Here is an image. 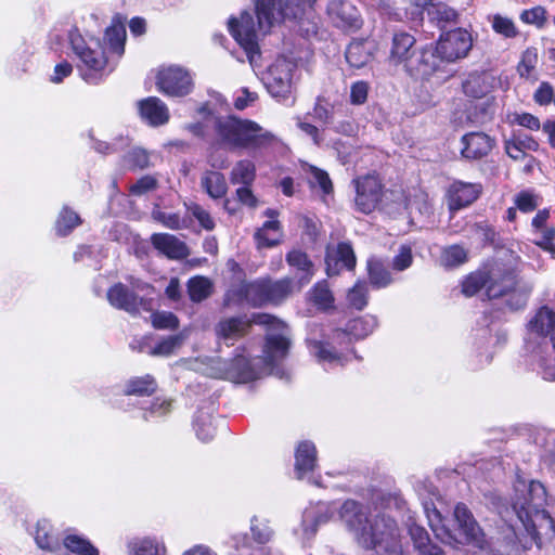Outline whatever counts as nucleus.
Returning <instances> with one entry per match:
<instances>
[{"instance_id": "nucleus-27", "label": "nucleus", "mask_w": 555, "mask_h": 555, "mask_svg": "<svg viewBox=\"0 0 555 555\" xmlns=\"http://www.w3.org/2000/svg\"><path fill=\"white\" fill-rule=\"evenodd\" d=\"M375 44L370 40H354L346 49L345 57L350 67L360 69L373 59Z\"/></svg>"}, {"instance_id": "nucleus-29", "label": "nucleus", "mask_w": 555, "mask_h": 555, "mask_svg": "<svg viewBox=\"0 0 555 555\" xmlns=\"http://www.w3.org/2000/svg\"><path fill=\"white\" fill-rule=\"evenodd\" d=\"M264 214L270 220L266 221L255 233L258 248L273 247L280 243L281 237L280 222L275 219L278 212L273 209H268Z\"/></svg>"}, {"instance_id": "nucleus-31", "label": "nucleus", "mask_w": 555, "mask_h": 555, "mask_svg": "<svg viewBox=\"0 0 555 555\" xmlns=\"http://www.w3.org/2000/svg\"><path fill=\"white\" fill-rule=\"evenodd\" d=\"M295 470L298 479L305 474L313 470L317 464V449L312 442L302 441L298 444L295 453Z\"/></svg>"}, {"instance_id": "nucleus-44", "label": "nucleus", "mask_w": 555, "mask_h": 555, "mask_svg": "<svg viewBox=\"0 0 555 555\" xmlns=\"http://www.w3.org/2000/svg\"><path fill=\"white\" fill-rule=\"evenodd\" d=\"M494 115L493 101L487 99L485 102L475 104L468 108V120L476 125H482L492 119Z\"/></svg>"}, {"instance_id": "nucleus-45", "label": "nucleus", "mask_w": 555, "mask_h": 555, "mask_svg": "<svg viewBox=\"0 0 555 555\" xmlns=\"http://www.w3.org/2000/svg\"><path fill=\"white\" fill-rule=\"evenodd\" d=\"M538 52L534 48H528L524 51L520 62L517 65V72L521 78L535 79V67L538 64Z\"/></svg>"}, {"instance_id": "nucleus-3", "label": "nucleus", "mask_w": 555, "mask_h": 555, "mask_svg": "<svg viewBox=\"0 0 555 555\" xmlns=\"http://www.w3.org/2000/svg\"><path fill=\"white\" fill-rule=\"evenodd\" d=\"M214 130L218 142L229 147H260L273 140V134L257 122L234 116L216 117Z\"/></svg>"}, {"instance_id": "nucleus-48", "label": "nucleus", "mask_w": 555, "mask_h": 555, "mask_svg": "<svg viewBox=\"0 0 555 555\" xmlns=\"http://www.w3.org/2000/svg\"><path fill=\"white\" fill-rule=\"evenodd\" d=\"M467 260L466 250L457 245L446 248L440 258V262L446 268H453L464 263Z\"/></svg>"}, {"instance_id": "nucleus-39", "label": "nucleus", "mask_w": 555, "mask_h": 555, "mask_svg": "<svg viewBox=\"0 0 555 555\" xmlns=\"http://www.w3.org/2000/svg\"><path fill=\"white\" fill-rule=\"evenodd\" d=\"M188 293L193 302H201L212 293V283L208 278L194 276L188 282Z\"/></svg>"}, {"instance_id": "nucleus-49", "label": "nucleus", "mask_w": 555, "mask_h": 555, "mask_svg": "<svg viewBox=\"0 0 555 555\" xmlns=\"http://www.w3.org/2000/svg\"><path fill=\"white\" fill-rule=\"evenodd\" d=\"M194 427L197 437L204 442L210 441L216 435V427L209 414H198Z\"/></svg>"}, {"instance_id": "nucleus-13", "label": "nucleus", "mask_w": 555, "mask_h": 555, "mask_svg": "<svg viewBox=\"0 0 555 555\" xmlns=\"http://www.w3.org/2000/svg\"><path fill=\"white\" fill-rule=\"evenodd\" d=\"M107 300L113 307L125 310L130 314H138L141 310H153L152 298L139 297L121 283L115 284L107 291Z\"/></svg>"}, {"instance_id": "nucleus-28", "label": "nucleus", "mask_w": 555, "mask_h": 555, "mask_svg": "<svg viewBox=\"0 0 555 555\" xmlns=\"http://www.w3.org/2000/svg\"><path fill=\"white\" fill-rule=\"evenodd\" d=\"M377 327V320L374 315L366 314L361 318L350 321L347 325V330H336L334 332V340L340 341L347 337H353L361 339L373 333Z\"/></svg>"}, {"instance_id": "nucleus-9", "label": "nucleus", "mask_w": 555, "mask_h": 555, "mask_svg": "<svg viewBox=\"0 0 555 555\" xmlns=\"http://www.w3.org/2000/svg\"><path fill=\"white\" fill-rule=\"evenodd\" d=\"M229 31L235 41L243 48L250 64L259 54L258 36L262 30L258 27L249 12H242L240 17H231L228 22Z\"/></svg>"}, {"instance_id": "nucleus-59", "label": "nucleus", "mask_w": 555, "mask_h": 555, "mask_svg": "<svg viewBox=\"0 0 555 555\" xmlns=\"http://www.w3.org/2000/svg\"><path fill=\"white\" fill-rule=\"evenodd\" d=\"M188 211L199 222V224L205 230L210 231L215 228V222L210 214L201 205L196 203H191L190 205H188Z\"/></svg>"}, {"instance_id": "nucleus-53", "label": "nucleus", "mask_w": 555, "mask_h": 555, "mask_svg": "<svg viewBox=\"0 0 555 555\" xmlns=\"http://www.w3.org/2000/svg\"><path fill=\"white\" fill-rule=\"evenodd\" d=\"M35 540L40 548L48 550L60 555L59 553L62 551V548L57 540L49 534L48 530L46 529V525L38 524Z\"/></svg>"}, {"instance_id": "nucleus-60", "label": "nucleus", "mask_w": 555, "mask_h": 555, "mask_svg": "<svg viewBox=\"0 0 555 555\" xmlns=\"http://www.w3.org/2000/svg\"><path fill=\"white\" fill-rule=\"evenodd\" d=\"M520 20L526 24L535 25L542 27L546 21V11L542 7H534L529 10L522 11Z\"/></svg>"}, {"instance_id": "nucleus-16", "label": "nucleus", "mask_w": 555, "mask_h": 555, "mask_svg": "<svg viewBox=\"0 0 555 555\" xmlns=\"http://www.w3.org/2000/svg\"><path fill=\"white\" fill-rule=\"evenodd\" d=\"M269 333L266 337V345L263 349L264 361L269 365H274L278 361L286 358L291 346L288 337V328L283 322V325L276 327L272 324H267Z\"/></svg>"}, {"instance_id": "nucleus-7", "label": "nucleus", "mask_w": 555, "mask_h": 555, "mask_svg": "<svg viewBox=\"0 0 555 555\" xmlns=\"http://www.w3.org/2000/svg\"><path fill=\"white\" fill-rule=\"evenodd\" d=\"M69 40L75 54L81 62L79 69L82 79L88 83H98L107 65L104 52L100 48L92 49L86 46L83 38L77 33H70Z\"/></svg>"}, {"instance_id": "nucleus-11", "label": "nucleus", "mask_w": 555, "mask_h": 555, "mask_svg": "<svg viewBox=\"0 0 555 555\" xmlns=\"http://www.w3.org/2000/svg\"><path fill=\"white\" fill-rule=\"evenodd\" d=\"M472 47V35L466 29L456 28L440 36L436 44V52L441 61L455 62L465 57Z\"/></svg>"}, {"instance_id": "nucleus-35", "label": "nucleus", "mask_w": 555, "mask_h": 555, "mask_svg": "<svg viewBox=\"0 0 555 555\" xmlns=\"http://www.w3.org/2000/svg\"><path fill=\"white\" fill-rule=\"evenodd\" d=\"M409 532L414 546L423 555H442V550L430 542L428 532L421 526L410 525Z\"/></svg>"}, {"instance_id": "nucleus-36", "label": "nucleus", "mask_w": 555, "mask_h": 555, "mask_svg": "<svg viewBox=\"0 0 555 555\" xmlns=\"http://www.w3.org/2000/svg\"><path fill=\"white\" fill-rule=\"evenodd\" d=\"M309 300L321 310L334 306V296L326 281L318 282L308 293Z\"/></svg>"}, {"instance_id": "nucleus-62", "label": "nucleus", "mask_w": 555, "mask_h": 555, "mask_svg": "<svg viewBox=\"0 0 555 555\" xmlns=\"http://www.w3.org/2000/svg\"><path fill=\"white\" fill-rule=\"evenodd\" d=\"M153 217L157 221L162 222L166 228H169L171 230H179L184 227V221L181 220V218L177 214L154 211Z\"/></svg>"}, {"instance_id": "nucleus-50", "label": "nucleus", "mask_w": 555, "mask_h": 555, "mask_svg": "<svg viewBox=\"0 0 555 555\" xmlns=\"http://www.w3.org/2000/svg\"><path fill=\"white\" fill-rule=\"evenodd\" d=\"M250 531L256 542L260 544L268 543L273 537V530L267 520L254 516L250 521Z\"/></svg>"}, {"instance_id": "nucleus-37", "label": "nucleus", "mask_w": 555, "mask_h": 555, "mask_svg": "<svg viewBox=\"0 0 555 555\" xmlns=\"http://www.w3.org/2000/svg\"><path fill=\"white\" fill-rule=\"evenodd\" d=\"M128 547L131 555H166L165 545L150 538L134 539Z\"/></svg>"}, {"instance_id": "nucleus-24", "label": "nucleus", "mask_w": 555, "mask_h": 555, "mask_svg": "<svg viewBox=\"0 0 555 555\" xmlns=\"http://www.w3.org/2000/svg\"><path fill=\"white\" fill-rule=\"evenodd\" d=\"M151 243L169 259H184L190 254L186 244L172 234L155 233L151 236Z\"/></svg>"}, {"instance_id": "nucleus-56", "label": "nucleus", "mask_w": 555, "mask_h": 555, "mask_svg": "<svg viewBox=\"0 0 555 555\" xmlns=\"http://www.w3.org/2000/svg\"><path fill=\"white\" fill-rule=\"evenodd\" d=\"M317 0H285L288 20H297L313 8Z\"/></svg>"}, {"instance_id": "nucleus-23", "label": "nucleus", "mask_w": 555, "mask_h": 555, "mask_svg": "<svg viewBox=\"0 0 555 555\" xmlns=\"http://www.w3.org/2000/svg\"><path fill=\"white\" fill-rule=\"evenodd\" d=\"M462 155L467 159L487 156L494 146V140L483 132H470L462 138Z\"/></svg>"}, {"instance_id": "nucleus-1", "label": "nucleus", "mask_w": 555, "mask_h": 555, "mask_svg": "<svg viewBox=\"0 0 555 555\" xmlns=\"http://www.w3.org/2000/svg\"><path fill=\"white\" fill-rule=\"evenodd\" d=\"M339 516L363 548L374 551L377 555L402 554L401 534L391 517L373 515L353 500L343 503Z\"/></svg>"}, {"instance_id": "nucleus-54", "label": "nucleus", "mask_w": 555, "mask_h": 555, "mask_svg": "<svg viewBox=\"0 0 555 555\" xmlns=\"http://www.w3.org/2000/svg\"><path fill=\"white\" fill-rule=\"evenodd\" d=\"M151 319L153 326L157 330H176L179 327V320L172 312H154Z\"/></svg>"}, {"instance_id": "nucleus-43", "label": "nucleus", "mask_w": 555, "mask_h": 555, "mask_svg": "<svg viewBox=\"0 0 555 555\" xmlns=\"http://www.w3.org/2000/svg\"><path fill=\"white\" fill-rule=\"evenodd\" d=\"M367 270L370 282L375 287H385L391 283L390 272L386 269L382 261L370 259L367 261Z\"/></svg>"}, {"instance_id": "nucleus-55", "label": "nucleus", "mask_w": 555, "mask_h": 555, "mask_svg": "<svg viewBox=\"0 0 555 555\" xmlns=\"http://www.w3.org/2000/svg\"><path fill=\"white\" fill-rule=\"evenodd\" d=\"M428 15L433 21H437L438 23L454 22L457 17L456 11L443 3H435L431 5Z\"/></svg>"}, {"instance_id": "nucleus-52", "label": "nucleus", "mask_w": 555, "mask_h": 555, "mask_svg": "<svg viewBox=\"0 0 555 555\" xmlns=\"http://www.w3.org/2000/svg\"><path fill=\"white\" fill-rule=\"evenodd\" d=\"M491 25L496 34L504 36L505 38H514L518 35V30L514 22L500 14H495L491 17Z\"/></svg>"}, {"instance_id": "nucleus-2", "label": "nucleus", "mask_w": 555, "mask_h": 555, "mask_svg": "<svg viewBox=\"0 0 555 555\" xmlns=\"http://www.w3.org/2000/svg\"><path fill=\"white\" fill-rule=\"evenodd\" d=\"M424 512L428 519V525L435 535L443 543L451 544L454 541L473 543L479 547L483 542V533L473 517L470 511L462 503L454 508V520L457 524L460 539H457L444 525L441 513L437 509L434 502L425 501L423 503Z\"/></svg>"}, {"instance_id": "nucleus-18", "label": "nucleus", "mask_w": 555, "mask_h": 555, "mask_svg": "<svg viewBox=\"0 0 555 555\" xmlns=\"http://www.w3.org/2000/svg\"><path fill=\"white\" fill-rule=\"evenodd\" d=\"M538 338H548L555 349V311L547 307H542L528 323L527 344Z\"/></svg>"}, {"instance_id": "nucleus-14", "label": "nucleus", "mask_w": 555, "mask_h": 555, "mask_svg": "<svg viewBox=\"0 0 555 555\" xmlns=\"http://www.w3.org/2000/svg\"><path fill=\"white\" fill-rule=\"evenodd\" d=\"M225 302L227 305L246 302L253 307L267 305L264 279L233 285L225 294Z\"/></svg>"}, {"instance_id": "nucleus-32", "label": "nucleus", "mask_w": 555, "mask_h": 555, "mask_svg": "<svg viewBox=\"0 0 555 555\" xmlns=\"http://www.w3.org/2000/svg\"><path fill=\"white\" fill-rule=\"evenodd\" d=\"M266 304L278 305L284 301L294 291V281L291 278L280 280L264 279Z\"/></svg>"}, {"instance_id": "nucleus-30", "label": "nucleus", "mask_w": 555, "mask_h": 555, "mask_svg": "<svg viewBox=\"0 0 555 555\" xmlns=\"http://www.w3.org/2000/svg\"><path fill=\"white\" fill-rule=\"evenodd\" d=\"M285 259L288 266L299 274V288L308 284L315 273L314 264L310 260L309 256L300 249H292L286 254Z\"/></svg>"}, {"instance_id": "nucleus-57", "label": "nucleus", "mask_w": 555, "mask_h": 555, "mask_svg": "<svg viewBox=\"0 0 555 555\" xmlns=\"http://www.w3.org/2000/svg\"><path fill=\"white\" fill-rule=\"evenodd\" d=\"M105 37L109 41L111 47L118 53H121L126 37L125 27L121 24H114L106 29Z\"/></svg>"}, {"instance_id": "nucleus-21", "label": "nucleus", "mask_w": 555, "mask_h": 555, "mask_svg": "<svg viewBox=\"0 0 555 555\" xmlns=\"http://www.w3.org/2000/svg\"><path fill=\"white\" fill-rule=\"evenodd\" d=\"M327 14L333 23L340 28H359L361 25L358 9L347 0H331Z\"/></svg>"}, {"instance_id": "nucleus-61", "label": "nucleus", "mask_w": 555, "mask_h": 555, "mask_svg": "<svg viewBox=\"0 0 555 555\" xmlns=\"http://www.w3.org/2000/svg\"><path fill=\"white\" fill-rule=\"evenodd\" d=\"M515 204L519 210L530 212L539 206V196L529 191H524L516 196Z\"/></svg>"}, {"instance_id": "nucleus-38", "label": "nucleus", "mask_w": 555, "mask_h": 555, "mask_svg": "<svg viewBox=\"0 0 555 555\" xmlns=\"http://www.w3.org/2000/svg\"><path fill=\"white\" fill-rule=\"evenodd\" d=\"M63 545L76 555H100L99 550L88 539L79 534H66Z\"/></svg>"}, {"instance_id": "nucleus-41", "label": "nucleus", "mask_w": 555, "mask_h": 555, "mask_svg": "<svg viewBox=\"0 0 555 555\" xmlns=\"http://www.w3.org/2000/svg\"><path fill=\"white\" fill-rule=\"evenodd\" d=\"M188 330L181 331L177 335L168 336L167 338L159 341L151 351L152 356L168 357L175 352L176 349L180 348L184 340L188 338Z\"/></svg>"}, {"instance_id": "nucleus-51", "label": "nucleus", "mask_w": 555, "mask_h": 555, "mask_svg": "<svg viewBox=\"0 0 555 555\" xmlns=\"http://www.w3.org/2000/svg\"><path fill=\"white\" fill-rule=\"evenodd\" d=\"M348 304L357 310H362L367 305V286L364 282H357L356 285L349 289L347 295Z\"/></svg>"}, {"instance_id": "nucleus-46", "label": "nucleus", "mask_w": 555, "mask_h": 555, "mask_svg": "<svg viewBox=\"0 0 555 555\" xmlns=\"http://www.w3.org/2000/svg\"><path fill=\"white\" fill-rule=\"evenodd\" d=\"M310 352L320 361L343 364V357L334 351L328 345L318 341H310Z\"/></svg>"}, {"instance_id": "nucleus-64", "label": "nucleus", "mask_w": 555, "mask_h": 555, "mask_svg": "<svg viewBox=\"0 0 555 555\" xmlns=\"http://www.w3.org/2000/svg\"><path fill=\"white\" fill-rule=\"evenodd\" d=\"M369 85L365 81H357L350 88V101L354 105L363 104L367 99Z\"/></svg>"}, {"instance_id": "nucleus-4", "label": "nucleus", "mask_w": 555, "mask_h": 555, "mask_svg": "<svg viewBox=\"0 0 555 555\" xmlns=\"http://www.w3.org/2000/svg\"><path fill=\"white\" fill-rule=\"evenodd\" d=\"M546 503V491L539 481L529 483L517 477L514 483V495L512 498L511 511L505 509L504 517L508 520V514L512 513L525 527L526 531L531 533L535 529L534 519L544 517V505Z\"/></svg>"}, {"instance_id": "nucleus-25", "label": "nucleus", "mask_w": 555, "mask_h": 555, "mask_svg": "<svg viewBox=\"0 0 555 555\" xmlns=\"http://www.w3.org/2000/svg\"><path fill=\"white\" fill-rule=\"evenodd\" d=\"M496 83V77L490 72L472 73L463 81L462 88L466 95L480 99L490 93Z\"/></svg>"}, {"instance_id": "nucleus-15", "label": "nucleus", "mask_w": 555, "mask_h": 555, "mask_svg": "<svg viewBox=\"0 0 555 555\" xmlns=\"http://www.w3.org/2000/svg\"><path fill=\"white\" fill-rule=\"evenodd\" d=\"M255 3L258 27L267 34L272 27L288 20L287 8L283 0H253Z\"/></svg>"}, {"instance_id": "nucleus-42", "label": "nucleus", "mask_w": 555, "mask_h": 555, "mask_svg": "<svg viewBox=\"0 0 555 555\" xmlns=\"http://www.w3.org/2000/svg\"><path fill=\"white\" fill-rule=\"evenodd\" d=\"M255 165L253 162L244 159L237 162L230 175L233 184H250L255 179Z\"/></svg>"}, {"instance_id": "nucleus-58", "label": "nucleus", "mask_w": 555, "mask_h": 555, "mask_svg": "<svg viewBox=\"0 0 555 555\" xmlns=\"http://www.w3.org/2000/svg\"><path fill=\"white\" fill-rule=\"evenodd\" d=\"M310 184L319 186L324 194H330L333 191V184L327 172L315 167L310 170Z\"/></svg>"}, {"instance_id": "nucleus-22", "label": "nucleus", "mask_w": 555, "mask_h": 555, "mask_svg": "<svg viewBox=\"0 0 555 555\" xmlns=\"http://www.w3.org/2000/svg\"><path fill=\"white\" fill-rule=\"evenodd\" d=\"M440 57L436 48H424L420 53H415L411 63H408L405 72L413 77H428L439 68Z\"/></svg>"}, {"instance_id": "nucleus-26", "label": "nucleus", "mask_w": 555, "mask_h": 555, "mask_svg": "<svg viewBox=\"0 0 555 555\" xmlns=\"http://www.w3.org/2000/svg\"><path fill=\"white\" fill-rule=\"evenodd\" d=\"M141 117L151 126H163L169 120L167 105L156 96H150L139 102Z\"/></svg>"}, {"instance_id": "nucleus-5", "label": "nucleus", "mask_w": 555, "mask_h": 555, "mask_svg": "<svg viewBox=\"0 0 555 555\" xmlns=\"http://www.w3.org/2000/svg\"><path fill=\"white\" fill-rule=\"evenodd\" d=\"M515 285L514 272L492 268L488 273L475 272L468 275L462 284V292L466 296H474L481 287H486L488 297L492 299L514 291Z\"/></svg>"}, {"instance_id": "nucleus-40", "label": "nucleus", "mask_w": 555, "mask_h": 555, "mask_svg": "<svg viewBox=\"0 0 555 555\" xmlns=\"http://www.w3.org/2000/svg\"><path fill=\"white\" fill-rule=\"evenodd\" d=\"M157 389V384L152 375L131 378L126 386V395L150 396Z\"/></svg>"}, {"instance_id": "nucleus-33", "label": "nucleus", "mask_w": 555, "mask_h": 555, "mask_svg": "<svg viewBox=\"0 0 555 555\" xmlns=\"http://www.w3.org/2000/svg\"><path fill=\"white\" fill-rule=\"evenodd\" d=\"M201 186L212 199L225 196L228 184L224 176L215 170H205L201 176Z\"/></svg>"}, {"instance_id": "nucleus-17", "label": "nucleus", "mask_w": 555, "mask_h": 555, "mask_svg": "<svg viewBox=\"0 0 555 555\" xmlns=\"http://www.w3.org/2000/svg\"><path fill=\"white\" fill-rule=\"evenodd\" d=\"M357 260L352 246L341 242L327 246L325 255V271L328 276L338 275L341 269L353 270Z\"/></svg>"}, {"instance_id": "nucleus-12", "label": "nucleus", "mask_w": 555, "mask_h": 555, "mask_svg": "<svg viewBox=\"0 0 555 555\" xmlns=\"http://www.w3.org/2000/svg\"><path fill=\"white\" fill-rule=\"evenodd\" d=\"M158 90L169 96H185L193 89L190 73L180 66L162 68L156 77Z\"/></svg>"}, {"instance_id": "nucleus-63", "label": "nucleus", "mask_w": 555, "mask_h": 555, "mask_svg": "<svg viewBox=\"0 0 555 555\" xmlns=\"http://www.w3.org/2000/svg\"><path fill=\"white\" fill-rule=\"evenodd\" d=\"M157 186V181L152 176H144L130 186V193L133 195H143Z\"/></svg>"}, {"instance_id": "nucleus-8", "label": "nucleus", "mask_w": 555, "mask_h": 555, "mask_svg": "<svg viewBox=\"0 0 555 555\" xmlns=\"http://www.w3.org/2000/svg\"><path fill=\"white\" fill-rule=\"evenodd\" d=\"M297 65L284 57H278L269 67L263 81L269 93L279 101L291 98L294 89V75Z\"/></svg>"}, {"instance_id": "nucleus-20", "label": "nucleus", "mask_w": 555, "mask_h": 555, "mask_svg": "<svg viewBox=\"0 0 555 555\" xmlns=\"http://www.w3.org/2000/svg\"><path fill=\"white\" fill-rule=\"evenodd\" d=\"M415 38L408 33H398L392 37L389 63L398 66L402 65L404 69L408 68V63H411L415 56Z\"/></svg>"}, {"instance_id": "nucleus-34", "label": "nucleus", "mask_w": 555, "mask_h": 555, "mask_svg": "<svg viewBox=\"0 0 555 555\" xmlns=\"http://www.w3.org/2000/svg\"><path fill=\"white\" fill-rule=\"evenodd\" d=\"M224 377L235 383H247L256 378V372L249 361L240 356L235 358L224 373Z\"/></svg>"}, {"instance_id": "nucleus-47", "label": "nucleus", "mask_w": 555, "mask_h": 555, "mask_svg": "<svg viewBox=\"0 0 555 555\" xmlns=\"http://www.w3.org/2000/svg\"><path fill=\"white\" fill-rule=\"evenodd\" d=\"M80 222L81 220L75 211L64 208L56 220V233L61 236H65L70 233L74 228L79 225Z\"/></svg>"}, {"instance_id": "nucleus-6", "label": "nucleus", "mask_w": 555, "mask_h": 555, "mask_svg": "<svg viewBox=\"0 0 555 555\" xmlns=\"http://www.w3.org/2000/svg\"><path fill=\"white\" fill-rule=\"evenodd\" d=\"M251 324H272L280 327L283 325V321L268 313H254L250 319L246 317H231L221 319L215 326V333L218 340H222L230 346L244 337L249 332Z\"/></svg>"}, {"instance_id": "nucleus-19", "label": "nucleus", "mask_w": 555, "mask_h": 555, "mask_svg": "<svg viewBox=\"0 0 555 555\" xmlns=\"http://www.w3.org/2000/svg\"><path fill=\"white\" fill-rule=\"evenodd\" d=\"M481 193V185L456 181L447 192L448 206L451 211L460 210L473 204Z\"/></svg>"}, {"instance_id": "nucleus-10", "label": "nucleus", "mask_w": 555, "mask_h": 555, "mask_svg": "<svg viewBox=\"0 0 555 555\" xmlns=\"http://www.w3.org/2000/svg\"><path fill=\"white\" fill-rule=\"evenodd\" d=\"M356 188L354 205L363 214L375 210L385 196L382 180L376 175H365L353 180Z\"/></svg>"}]
</instances>
